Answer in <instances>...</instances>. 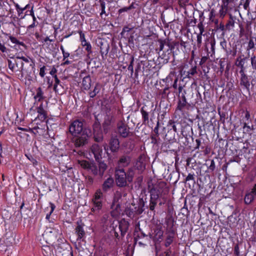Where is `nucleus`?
Instances as JSON below:
<instances>
[{
    "label": "nucleus",
    "instance_id": "f257e3e1",
    "mask_svg": "<svg viewBox=\"0 0 256 256\" xmlns=\"http://www.w3.org/2000/svg\"><path fill=\"white\" fill-rule=\"evenodd\" d=\"M69 132L74 136L73 142L76 147H81L88 142V138L92 136L91 130L84 128L82 122L76 120L69 126Z\"/></svg>",
    "mask_w": 256,
    "mask_h": 256
},
{
    "label": "nucleus",
    "instance_id": "f03ea898",
    "mask_svg": "<svg viewBox=\"0 0 256 256\" xmlns=\"http://www.w3.org/2000/svg\"><path fill=\"white\" fill-rule=\"evenodd\" d=\"M145 202L142 198H140L136 203H132L131 206H128L125 210V213L130 218L135 216L142 214L144 210Z\"/></svg>",
    "mask_w": 256,
    "mask_h": 256
},
{
    "label": "nucleus",
    "instance_id": "7ed1b4c3",
    "mask_svg": "<svg viewBox=\"0 0 256 256\" xmlns=\"http://www.w3.org/2000/svg\"><path fill=\"white\" fill-rule=\"evenodd\" d=\"M60 227L58 224H55L53 228H47L44 234L43 238L48 244H54L58 240V236L61 234L60 232L58 230Z\"/></svg>",
    "mask_w": 256,
    "mask_h": 256
},
{
    "label": "nucleus",
    "instance_id": "20e7f679",
    "mask_svg": "<svg viewBox=\"0 0 256 256\" xmlns=\"http://www.w3.org/2000/svg\"><path fill=\"white\" fill-rule=\"evenodd\" d=\"M98 162V168L95 163L91 162L88 171L94 176H98L100 178H102L108 168V166L104 162Z\"/></svg>",
    "mask_w": 256,
    "mask_h": 256
},
{
    "label": "nucleus",
    "instance_id": "39448f33",
    "mask_svg": "<svg viewBox=\"0 0 256 256\" xmlns=\"http://www.w3.org/2000/svg\"><path fill=\"white\" fill-rule=\"evenodd\" d=\"M116 182L118 186L124 188L127 186L126 172L123 168H116L115 170Z\"/></svg>",
    "mask_w": 256,
    "mask_h": 256
},
{
    "label": "nucleus",
    "instance_id": "423d86ee",
    "mask_svg": "<svg viewBox=\"0 0 256 256\" xmlns=\"http://www.w3.org/2000/svg\"><path fill=\"white\" fill-rule=\"evenodd\" d=\"M118 134L123 138H126L132 135L130 128L124 120H120L116 124Z\"/></svg>",
    "mask_w": 256,
    "mask_h": 256
},
{
    "label": "nucleus",
    "instance_id": "0eeeda50",
    "mask_svg": "<svg viewBox=\"0 0 256 256\" xmlns=\"http://www.w3.org/2000/svg\"><path fill=\"white\" fill-rule=\"evenodd\" d=\"M34 63L31 60L30 64H24L20 62L19 72H20L22 76H30L34 69Z\"/></svg>",
    "mask_w": 256,
    "mask_h": 256
},
{
    "label": "nucleus",
    "instance_id": "6e6552de",
    "mask_svg": "<svg viewBox=\"0 0 256 256\" xmlns=\"http://www.w3.org/2000/svg\"><path fill=\"white\" fill-rule=\"evenodd\" d=\"M94 138L96 142H100L104 139L100 122L96 120L92 125Z\"/></svg>",
    "mask_w": 256,
    "mask_h": 256
},
{
    "label": "nucleus",
    "instance_id": "1a4fd4ad",
    "mask_svg": "<svg viewBox=\"0 0 256 256\" xmlns=\"http://www.w3.org/2000/svg\"><path fill=\"white\" fill-rule=\"evenodd\" d=\"M165 186L166 184L162 182L152 184V186L149 184L148 186V192L150 193L156 194L157 196L162 197L164 192V188H166Z\"/></svg>",
    "mask_w": 256,
    "mask_h": 256
},
{
    "label": "nucleus",
    "instance_id": "9d476101",
    "mask_svg": "<svg viewBox=\"0 0 256 256\" xmlns=\"http://www.w3.org/2000/svg\"><path fill=\"white\" fill-rule=\"evenodd\" d=\"M120 196V193L118 191H116L112 204L111 206V208L113 210V211L112 212V214L113 216L117 215L120 213V204L118 202V200Z\"/></svg>",
    "mask_w": 256,
    "mask_h": 256
},
{
    "label": "nucleus",
    "instance_id": "9b49d317",
    "mask_svg": "<svg viewBox=\"0 0 256 256\" xmlns=\"http://www.w3.org/2000/svg\"><path fill=\"white\" fill-rule=\"evenodd\" d=\"M115 109L114 103L110 100H106L102 104V110L105 116L114 115V111Z\"/></svg>",
    "mask_w": 256,
    "mask_h": 256
},
{
    "label": "nucleus",
    "instance_id": "f8f14e48",
    "mask_svg": "<svg viewBox=\"0 0 256 256\" xmlns=\"http://www.w3.org/2000/svg\"><path fill=\"white\" fill-rule=\"evenodd\" d=\"M102 150L101 147L98 144H94L90 148V152L94 154L95 160L96 162L102 161Z\"/></svg>",
    "mask_w": 256,
    "mask_h": 256
},
{
    "label": "nucleus",
    "instance_id": "ddd939ff",
    "mask_svg": "<svg viewBox=\"0 0 256 256\" xmlns=\"http://www.w3.org/2000/svg\"><path fill=\"white\" fill-rule=\"evenodd\" d=\"M102 198L103 194L102 190L100 189L98 190L94 194V198L92 199L95 209L98 210L102 208Z\"/></svg>",
    "mask_w": 256,
    "mask_h": 256
},
{
    "label": "nucleus",
    "instance_id": "4468645a",
    "mask_svg": "<svg viewBox=\"0 0 256 256\" xmlns=\"http://www.w3.org/2000/svg\"><path fill=\"white\" fill-rule=\"evenodd\" d=\"M160 196L156 194L150 193V200L148 208L151 211H154L156 206L158 203L160 206H162V202H160Z\"/></svg>",
    "mask_w": 256,
    "mask_h": 256
},
{
    "label": "nucleus",
    "instance_id": "2eb2a0df",
    "mask_svg": "<svg viewBox=\"0 0 256 256\" xmlns=\"http://www.w3.org/2000/svg\"><path fill=\"white\" fill-rule=\"evenodd\" d=\"M109 147L111 152H117L120 148V142L117 136H112L110 140Z\"/></svg>",
    "mask_w": 256,
    "mask_h": 256
},
{
    "label": "nucleus",
    "instance_id": "dca6fc26",
    "mask_svg": "<svg viewBox=\"0 0 256 256\" xmlns=\"http://www.w3.org/2000/svg\"><path fill=\"white\" fill-rule=\"evenodd\" d=\"M114 122V115L104 116L102 123L103 131L105 134L108 133L110 130V125Z\"/></svg>",
    "mask_w": 256,
    "mask_h": 256
},
{
    "label": "nucleus",
    "instance_id": "f3484780",
    "mask_svg": "<svg viewBox=\"0 0 256 256\" xmlns=\"http://www.w3.org/2000/svg\"><path fill=\"white\" fill-rule=\"evenodd\" d=\"M129 226V222L124 219H122L119 222L118 228L120 232V234L122 237H124L127 232Z\"/></svg>",
    "mask_w": 256,
    "mask_h": 256
},
{
    "label": "nucleus",
    "instance_id": "a211bd4d",
    "mask_svg": "<svg viewBox=\"0 0 256 256\" xmlns=\"http://www.w3.org/2000/svg\"><path fill=\"white\" fill-rule=\"evenodd\" d=\"M131 162V157L127 155L121 156L118 162L119 168L128 166Z\"/></svg>",
    "mask_w": 256,
    "mask_h": 256
},
{
    "label": "nucleus",
    "instance_id": "6ab92c4d",
    "mask_svg": "<svg viewBox=\"0 0 256 256\" xmlns=\"http://www.w3.org/2000/svg\"><path fill=\"white\" fill-rule=\"evenodd\" d=\"M162 81L166 82L167 84L166 87L164 89L163 91L161 92V94H162V98H168V95L170 93L167 91L169 90L172 84L171 82L172 81V78L171 77V76L170 74L168 75V76L165 79H163Z\"/></svg>",
    "mask_w": 256,
    "mask_h": 256
},
{
    "label": "nucleus",
    "instance_id": "aec40b11",
    "mask_svg": "<svg viewBox=\"0 0 256 256\" xmlns=\"http://www.w3.org/2000/svg\"><path fill=\"white\" fill-rule=\"evenodd\" d=\"M114 185V180L111 176L106 179L102 184V190L104 192H107L113 187Z\"/></svg>",
    "mask_w": 256,
    "mask_h": 256
},
{
    "label": "nucleus",
    "instance_id": "412c9836",
    "mask_svg": "<svg viewBox=\"0 0 256 256\" xmlns=\"http://www.w3.org/2000/svg\"><path fill=\"white\" fill-rule=\"evenodd\" d=\"M240 84L243 86L248 91L250 90V82L248 76L244 74L242 70H240Z\"/></svg>",
    "mask_w": 256,
    "mask_h": 256
},
{
    "label": "nucleus",
    "instance_id": "4be33fe9",
    "mask_svg": "<svg viewBox=\"0 0 256 256\" xmlns=\"http://www.w3.org/2000/svg\"><path fill=\"white\" fill-rule=\"evenodd\" d=\"M136 168L140 170L144 171L146 168L145 156H140L136 160L135 164Z\"/></svg>",
    "mask_w": 256,
    "mask_h": 256
},
{
    "label": "nucleus",
    "instance_id": "5701e85b",
    "mask_svg": "<svg viewBox=\"0 0 256 256\" xmlns=\"http://www.w3.org/2000/svg\"><path fill=\"white\" fill-rule=\"evenodd\" d=\"M214 49H210V52H208V49H203L204 52H202V54H204V55L202 56L200 63V65L204 64L207 60L209 58L210 56H212L213 54L214 53Z\"/></svg>",
    "mask_w": 256,
    "mask_h": 256
},
{
    "label": "nucleus",
    "instance_id": "b1692460",
    "mask_svg": "<svg viewBox=\"0 0 256 256\" xmlns=\"http://www.w3.org/2000/svg\"><path fill=\"white\" fill-rule=\"evenodd\" d=\"M37 112L38 114V118L42 121H44L47 117V112L44 108L42 104L37 108Z\"/></svg>",
    "mask_w": 256,
    "mask_h": 256
},
{
    "label": "nucleus",
    "instance_id": "393cba45",
    "mask_svg": "<svg viewBox=\"0 0 256 256\" xmlns=\"http://www.w3.org/2000/svg\"><path fill=\"white\" fill-rule=\"evenodd\" d=\"M68 88L66 86L63 82H61L59 84L54 86V89L56 92L58 94H64L66 90Z\"/></svg>",
    "mask_w": 256,
    "mask_h": 256
},
{
    "label": "nucleus",
    "instance_id": "a878e982",
    "mask_svg": "<svg viewBox=\"0 0 256 256\" xmlns=\"http://www.w3.org/2000/svg\"><path fill=\"white\" fill-rule=\"evenodd\" d=\"M143 124H147L149 122V112L146 109V107L142 106L140 108Z\"/></svg>",
    "mask_w": 256,
    "mask_h": 256
},
{
    "label": "nucleus",
    "instance_id": "bb28decb",
    "mask_svg": "<svg viewBox=\"0 0 256 256\" xmlns=\"http://www.w3.org/2000/svg\"><path fill=\"white\" fill-rule=\"evenodd\" d=\"M76 232L78 236V240H81L85 235L82 226L78 222V226L76 227Z\"/></svg>",
    "mask_w": 256,
    "mask_h": 256
},
{
    "label": "nucleus",
    "instance_id": "cd10ccee",
    "mask_svg": "<svg viewBox=\"0 0 256 256\" xmlns=\"http://www.w3.org/2000/svg\"><path fill=\"white\" fill-rule=\"evenodd\" d=\"M45 98L44 96V92L42 88L40 87L38 88L36 90V94L34 96V98L36 100L40 102L43 100Z\"/></svg>",
    "mask_w": 256,
    "mask_h": 256
},
{
    "label": "nucleus",
    "instance_id": "c85d7f7f",
    "mask_svg": "<svg viewBox=\"0 0 256 256\" xmlns=\"http://www.w3.org/2000/svg\"><path fill=\"white\" fill-rule=\"evenodd\" d=\"M158 42L160 44V48H163L164 46H168L169 48H174L175 46H174L173 42H171L168 39L164 40H160Z\"/></svg>",
    "mask_w": 256,
    "mask_h": 256
},
{
    "label": "nucleus",
    "instance_id": "c756f323",
    "mask_svg": "<svg viewBox=\"0 0 256 256\" xmlns=\"http://www.w3.org/2000/svg\"><path fill=\"white\" fill-rule=\"evenodd\" d=\"M92 80L90 76L84 78L82 80V86L84 90H88L91 86Z\"/></svg>",
    "mask_w": 256,
    "mask_h": 256
},
{
    "label": "nucleus",
    "instance_id": "7c9ffc66",
    "mask_svg": "<svg viewBox=\"0 0 256 256\" xmlns=\"http://www.w3.org/2000/svg\"><path fill=\"white\" fill-rule=\"evenodd\" d=\"M42 252L44 256H52V250L48 246L46 245L42 246Z\"/></svg>",
    "mask_w": 256,
    "mask_h": 256
},
{
    "label": "nucleus",
    "instance_id": "2f4dec72",
    "mask_svg": "<svg viewBox=\"0 0 256 256\" xmlns=\"http://www.w3.org/2000/svg\"><path fill=\"white\" fill-rule=\"evenodd\" d=\"M187 102L185 96H182V100L178 102L177 108L180 110H182L186 106Z\"/></svg>",
    "mask_w": 256,
    "mask_h": 256
},
{
    "label": "nucleus",
    "instance_id": "473e14b6",
    "mask_svg": "<svg viewBox=\"0 0 256 256\" xmlns=\"http://www.w3.org/2000/svg\"><path fill=\"white\" fill-rule=\"evenodd\" d=\"M126 178L128 182L130 183L132 182L134 175V171L133 168H129L126 172Z\"/></svg>",
    "mask_w": 256,
    "mask_h": 256
},
{
    "label": "nucleus",
    "instance_id": "72a5a7b5",
    "mask_svg": "<svg viewBox=\"0 0 256 256\" xmlns=\"http://www.w3.org/2000/svg\"><path fill=\"white\" fill-rule=\"evenodd\" d=\"M240 36H248L250 34V26L249 24H247L246 26V30H244V28L240 26Z\"/></svg>",
    "mask_w": 256,
    "mask_h": 256
},
{
    "label": "nucleus",
    "instance_id": "f704fd0d",
    "mask_svg": "<svg viewBox=\"0 0 256 256\" xmlns=\"http://www.w3.org/2000/svg\"><path fill=\"white\" fill-rule=\"evenodd\" d=\"M81 40L82 44L83 46H86V48H89L90 45L88 44L85 39L84 34L82 31H78Z\"/></svg>",
    "mask_w": 256,
    "mask_h": 256
},
{
    "label": "nucleus",
    "instance_id": "c9c22d12",
    "mask_svg": "<svg viewBox=\"0 0 256 256\" xmlns=\"http://www.w3.org/2000/svg\"><path fill=\"white\" fill-rule=\"evenodd\" d=\"M254 196L252 194L250 193L247 194L244 197V202L246 204H250L254 200Z\"/></svg>",
    "mask_w": 256,
    "mask_h": 256
},
{
    "label": "nucleus",
    "instance_id": "e433bc0d",
    "mask_svg": "<svg viewBox=\"0 0 256 256\" xmlns=\"http://www.w3.org/2000/svg\"><path fill=\"white\" fill-rule=\"evenodd\" d=\"M16 63V61L12 62L10 60H8V66L12 72H17L19 71L20 67L18 68H16V67L15 66Z\"/></svg>",
    "mask_w": 256,
    "mask_h": 256
},
{
    "label": "nucleus",
    "instance_id": "4c0bfd02",
    "mask_svg": "<svg viewBox=\"0 0 256 256\" xmlns=\"http://www.w3.org/2000/svg\"><path fill=\"white\" fill-rule=\"evenodd\" d=\"M132 29V28H130L128 26H124L120 33L121 36L124 38L128 37V36L129 32Z\"/></svg>",
    "mask_w": 256,
    "mask_h": 256
},
{
    "label": "nucleus",
    "instance_id": "58836bf2",
    "mask_svg": "<svg viewBox=\"0 0 256 256\" xmlns=\"http://www.w3.org/2000/svg\"><path fill=\"white\" fill-rule=\"evenodd\" d=\"M91 162H90L85 160H79L78 164H80L81 167L87 170H88L89 166Z\"/></svg>",
    "mask_w": 256,
    "mask_h": 256
},
{
    "label": "nucleus",
    "instance_id": "ea45409f",
    "mask_svg": "<svg viewBox=\"0 0 256 256\" xmlns=\"http://www.w3.org/2000/svg\"><path fill=\"white\" fill-rule=\"evenodd\" d=\"M174 233L172 235L169 234L167 236L164 243V246L166 247H168L173 242Z\"/></svg>",
    "mask_w": 256,
    "mask_h": 256
},
{
    "label": "nucleus",
    "instance_id": "a19ab883",
    "mask_svg": "<svg viewBox=\"0 0 256 256\" xmlns=\"http://www.w3.org/2000/svg\"><path fill=\"white\" fill-rule=\"evenodd\" d=\"M234 1V0H222V6L223 8H225L226 10H227L228 4L233 2Z\"/></svg>",
    "mask_w": 256,
    "mask_h": 256
},
{
    "label": "nucleus",
    "instance_id": "79ce46f5",
    "mask_svg": "<svg viewBox=\"0 0 256 256\" xmlns=\"http://www.w3.org/2000/svg\"><path fill=\"white\" fill-rule=\"evenodd\" d=\"M234 20L232 18V16H230V20L226 24V27L228 29H230V27H234Z\"/></svg>",
    "mask_w": 256,
    "mask_h": 256
},
{
    "label": "nucleus",
    "instance_id": "37998d69",
    "mask_svg": "<svg viewBox=\"0 0 256 256\" xmlns=\"http://www.w3.org/2000/svg\"><path fill=\"white\" fill-rule=\"evenodd\" d=\"M197 72H196V66H195L190 70L188 72V76L189 78H190L191 76H194Z\"/></svg>",
    "mask_w": 256,
    "mask_h": 256
},
{
    "label": "nucleus",
    "instance_id": "c03bdc74",
    "mask_svg": "<svg viewBox=\"0 0 256 256\" xmlns=\"http://www.w3.org/2000/svg\"><path fill=\"white\" fill-rule=\"evenodd\" d=\"M26 156L32 163L34 166H35L38 164L37 160L32 156L26 154Z\"/></svg>",
    "mask_w": 256,
    "mask_h": 256
},
{
    "label": "nucleus",
    "instance_id": "a18cd8bd",
    "mask_svg": "<svg viewBox=\"0 0 256 256\" xmlns=\"http://www.w3.org/2000/svg\"><path fill=\"white\" fill-rule=\"evenodd\" d=\"M254 46H256V38H252L248 42L249 48H254Z\"/></svg>",
    "mask_w": 256,
    "mask_h": 256
},
{
    "label": "nucleus",
    "instance_id": "49530a36",
    "mask_svg": "<svg viewBox=\"0 0 256 256\" xmlns=\"http://www.w3.org/2000/svg\"><path fill=\"white\" fill-rule=\"evenodd\" d=\"M10 41L14 44H18L22 46H24V44L22 42H20L16 38L10 36Z\"/></svg>",
    "mask_w": 256,
    "mask_h": 256
},
{
    "label": "nucleus",
    "instance_id": "de8ad7c7",
    "mask_svg": "<svg viewBox=\"0 0 256 256\" xmlns=\"http://www.w3.org/2000/svg\"><path fill=\"white\" fill-rule=\"evenodd\" d=\"M193 180L194 183H195V180L194 177V174H189L186 178H185V182H188L189 180Z\"/></svg>",
    "mask_w": 256,
    "mask_h": 256
},
{
    "label": "nucleus",
    "instance_id": "09e8293b",
    "mask_svg": "<svg viewBox=\"0 0 256 256\" xmlns=\"http://www.w3.org/2000/svg\"><path fill=\"white\" fill-rule=\"evenodd\" d=\"M86 184L88 186H92L94 182V178L91 176H88L86 178Z\"/></svg>",
    "mask_w": 256,
    "mask_h": 256
},
{
    "label": "nucleus",
    "instance_id": "8fccbe9b",
    "mask_svg": "<svg viewBox=\"0 0 256 256\" xmlns=\"http://www.w3.org/2000/svg\"><path fill=\"white\" fill-rule=\"evenodd\" d=\"M219 64L220 66V71L221 73H222V72L224 70V68L226 65V63L224 61H222V60H220L219 62Z\"/></svg>",
    "mask_w": 256,
    "mask_h": 256
},
{
    "label": "nucleus",
    "instance_id": "3c124183",
    "mask_svg": "<svg viewBox=\"0 0 256 256\" xmlns=\"http://www.w3.org/2000/svg\"><path fill=\"white\" fill-rule=\"evenodd\" d=\"M101 89V86L100 84H96L94 86V90L92 91H94V92L96 94H98L100 90Z\"/></svg>",
    "mask_w": 256,
    "mask_h": 256
},
{
    "label": "nucleus",
    "instance_id": "603ef678",
    "mask_svg": "<svg viewBox=\"0 0 256 256\" xmlns=\"http://www.w3.org/2000/svg\"><path fill=\"white\" fill-rule=\"evenodd\" d=\"M16 58L22 60L25 62L24 64H30L31 62V60L30 61V60L28 58H26L22 56H16Z\"/></svg>",
    "mask_w": 256,
    "mask_h": 256
},
{
    "label": "nucleus",
    "instance_id": "864d4df0",
    "mask_svg": "<svg viewBox=\"0 0 256 256\" xmlns=\"http://www.w3.org/2000/svg\"><path fill=\"white\" fill-rule=\"evenodd\" d=\"M234 254L236 256H239L240 255V250L238 244H236V246H234Z\"/></svg>",
    "mask_w": 256,
    "mask_h": 256
},
{
    "label": "nucleus",
    "instance_id": "5fc2aeb1",
    "mask_svg": "<svg viewBox=\"0 0 256 256\" xmlns=\"http://www.w3.org/2000/svg\"><path fill=\"white\" fill-rule=\"evenodd\" d=\"M200 66H202V71L205 74L209 72V68L207 66H206L204 64Z\"/></svg>",
    "mask_w": 256,
    "mask_h": 256
},
{
    "label": "nucleus",
    "instance_id": "6e6d98bb",
    "mask_svg": "<svg viewBox=\"0 0 256 256\" xmlns=\"http://www.w3.org/2000/svg\"><path fill=\"white\" fill-rule=\"evenodd\" d=\"M251 63L253 68L256 70V59L254 56L251 58Z\"/></svg>",
    "mask_w": 256,
    "mask_h": 256
},
{
    "label": "nucleus",
    "instance_id": "4d7b16f0",
    "mask_svg": "<svg viewBox=\"0 0 256 256\" xmlns=\"http://www.w3.org/2000/svg\"><path fill=\"white\" fill-rule=\"evenodd\" d=\"M216 168L214 161L212 160L210 161V166H208V169L212 171L214 170Z\"/></svg>",
    "mask_w": 256,
    "mask_h": 256
},
{
    "label": "nucleus",
    "instance_id": "13d9d810",
    "mask_svg": "<svg viewBox=\"0 0 256 256\" xmlns=\"http://www.w3.org/2000/svg\"><path fill=\"white\" fill-rule=\"evenodd\" d=\"M45 70L46 67L44 66H43L40 68V75L41 77L44 78L45 75Z\"/></svg>",
    "mask_w": 256,
    "mask_h": 256
},
{
    "label": "nucleus",
    "instance_id": "bf43d9fd",
    "mask_svg": "<svg viewBox=\"0 0 256 256\" xmlns=\"http://www.w3.org/2000/svg\"><path fill=\"white\" fill-rule=\"evenodd\" d=\"M174 123V122L172 120H170L168 122V124L170 125H172L173 130H174V132H177V128Z\"/></svg>",
    "mask_w": 256,
    "mask_h": 256
},
{
    "label": "nucleus",
    "instance_id": "052dcab7",
    "mask_svg": "<svg viewBox=\"0 0 256 256\" xmlns=\"http://www.w3.org/2000/svg\"><path fill=\"white\" fill-rule=\"evenodd\" d=\"M133 62H134V60L132 59L128 68V70L131 72L132 75L134 72L133 66H132Z\"/></svg>",
    "mask_w": 256,
    "mask_h": 256
},
{
    "label": "nucleus",
    "instance_id": "680f3d73",
    "mask_svg": "<svg viewBox=\"0 0 256 256\" xmlns=\"http://www.w3.org/2000/svg\"><path fill=\"white\" fill-rule=\"evenodd\" d=\"M196 146L194 147V150L198 149L201 144V140L200 139H196Z\"/></svg>",
    "mask_w": 256,
    "mask_h": 256
},
{
    "label": "nucleus",
    "instance_id": "e2e57ef3",
    "mask_svg": "<svg viewBox=\"0 0 256 256\" xmlns=\"http://www.w3.org/2000/svg\"><path fill=\"white\" fill-rule=\"evenodd\" d=\"M218 113L220 115V120L222 121V122H224L226 118V114L224 112L220 113V112H218Z\"/></svg>",
    "mask_w": 256,
    "mask_h": 256
},
{
    "label": "nucleus",
    "instance_id": "0e129e2a",
    "mask_svg": "<svg viewBox=\"0 0 256 256\" xmlns=\"http://www.w3.org/2000/svg\"><path fill=\"white\" fill-rule=\"evenodd\" d=\"M226 11L227 10H226L225 8H223L222 7V9L220 10V16H222V18L224 17L226 12Z\"/></svg>",
    "mask_w": 256,
    "mask_h": 256
},
{
    "label": "nucleus",
    "instance_id": "69168bd1",
    "mask_svg": "<svg viewBox=\"0 0 256 256\" xmlns=\"http://www.w3.org/2000/svg\"><path fill=\"white\" fill-rule=\"evenodd\" d=\"M254 196H256V184L253 186L251 192H250Z\"/></svg>",
    "mask_w": 256,
    "mask_h": 256
},
{
    "label": "nucleus",
    "instance_id": "338daca9",
    "mask_svg": "<svg viewBox=\"0 0 256 256\" xmlns=\"http://www.w3.org/2000/svg\"><path fill=\"white\" fill-rule=\"evenodd\" d=\"M57 72V70L56 69V68L54 67V66H53L51 70L50 71V74L52 75V76H54L56 75V73Z\"/></svg>",
    "mask_w": 256,
    "mask_h": 256
},
{
    "label": "nucleus",
    "instance_id": "774afa93",
    "mask_svg": "<svg viewBox=\"0 0 256 256\" xmlns=\"http://www.w3.org/2000/svg\"><path fill=\"white\" fill-rule=\"evenodd\" d=\"M54 81H55L54 86H56V84L58 85L62 82L58 80L56 75L54 76Z\"/></svg>",
    "mask_w": 256,
    "mask_h": 256
}]
</instances>
